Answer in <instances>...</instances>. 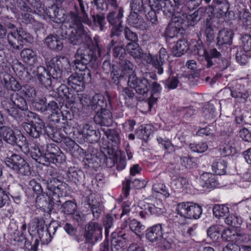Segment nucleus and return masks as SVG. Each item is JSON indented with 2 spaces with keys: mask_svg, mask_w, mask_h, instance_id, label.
<instances>
[{
  "mask_svg": "<svg viewBox=\"0 0 251 251\" xmlns=\"http://www.w3.org/2000/svg\"><path fill=\"white\" fill-rule=\"evenodd\" d=\"M78 5H75L76 13L70 12L66 16V24H69L70 28L66 31V35L70 43L74 45H79L81 43H88L91 37L84 28L82 23L89 25L91 21L88 18L87 11V3L83 0H77Z\"/></svg>",
  "mask_w": 251,
  "mask_h": 251,
  "instance_id": "f257e3e1",
  "label": "nucleus"
},
{
  "mask_svg": "<svg viewBox=\"0 0 251 251\" xmlns=\"http://www.w3.org/2000/svg\"><path fill=\"white\" fill-rule=\"evenodd\" d=\"M58 179L52 178L47 181V193H44L36 196V205L43 211L49 212L53 208L54 204L60 202L59 197L63 194L64 184H60Z\"/></svg>",
  "mask_w": 251,
  "mask_h": 251,
  "instance_id": "f03ea898",
  "label": "nucleus"
},
{
  "mask_svg": "<svg viewBox=\"0 0 251 251\" xmlns=\"http://www.w3.org/2000/svg\"><path fill=\"white\" fill-rule=\"evenodd\" d=\"M198 53L204 57L203 65L206 68H211L215 72L223 71L229 65L228 60L225 58L220 57L221 53L216 49H212L209 51H206L201 47L198 50Z\"/></svg>",
  "mask_w": 251,
  "mask_h": 251,
  "instance_id": "7ed1b4c3",
  "label": "nucleus"
},
{
  "mask_svg": "<svg viewBox=\"0 0 251 251\" xmlns=\"http://www.w3.org/2000/svg\"><path fill=\"white\" fill-rule=\"evenodd\" d=\"M37 145H35L31 147L30 156L32 159L37 162L44 165H49V160L50 159L49 156L52 157L58 153L60 150L54 144H49L46 145V151H44V143H38L36 140Z\"/></svg>",
  "mask_w": 251,
  "mask_h": 251,
  "instance_id": "20e7f679",
  "label": "nucleus"
},
{
  "mask_svg": "<svg viewBox=\"0 0 251 251\" xmlns=\"http://www.w3.org/2000/svg\"><path fill=\"white\" fill-rule=\"evenodd\" d=\"M52 79H60L63 71L70 69L69 60L65 56H57L52 58L48 64Z\"/></svg>",
  "mask_w": 251,
  "mask_h": 251,
  "instance_id": "39448f33",
  "label": "nucleus"
},
{
  "mask_svg": "<svg viewBox=\"0 0 251 251\" xmlns=\"http://www.w3.org/2000/svg\"><path fill=\"white\" fill-rule=\"evenodd\" d=\"M7 39L11 47L16 50H20L26 44L30 42L31 38L29 33L23 28H20L8 33Z\"/></svg>",
  "mask_w": 251,
  "mask_h": 251,
  "instance_id": "423d86ee",
  "label": "nucleus"
},
{
  "mask_svg": "<svg viewBox=\"0 0 251 251\" xmlns=\"http://www.w3.org/2000/svg\"><path fill=\"white\" fill-rule=\"evenodd\" d=\"M7 166L23 176L30 174V168L28 163L21 156L13 154L5 161Z\"/></svg>",
  "mask_w": 251,
  "mask_h": 251,
  "instance_id": "0eeeda50",
  "label": "nucleus"
},
{
  "mask_svg": "<svg viewBox=\"0 0 251 251\" xmlns=\"http://www.w3.org/2000/svg\"><path fill=\"white\" fill-rule=\"evenodd\" d=\"M174 4L170 0H157L154 4H151L152 9L155 10H162L164 14L168 16H172V18L176 12L177 9H181L179 0H173Z\"/></svg>",
  "mask_w": 251,
  "mask_h": 251,
  "instance_id": "6e6552de",
  "label": "nucleus"
},
{
  "mask_svg": "<svg viewBox=\"0 0 251 251\" xmlns=\"http://www.w3.org/2000/svg\"><path fill=\"white\" fill-rule=\"evenodd\" d=\"M91 82V74L90 70H86L84 75L76 73L68 78V85L77 92H81L85 88V84Z\"/></svg>",
  "mask_w": 251,
  "mask_h": 251,
  "instance_id": "1a4fd4ad",
  "label": "nucleus"
},
{
  "mask_svg": "<svg viewBox=\"0 0 251 251\" xmlns=\"http://www.w3.org/2000/svg\"><path fill=\"white\" fill-rule=\"evenodd\" d=\"M128 84L133 88L138 94L142 95L147 94L151 88V82L147 78L137 77L136 74L129 77Z\"/></svg>",
  "mask_w": 251,
  "mask_h": 251,
  "instance_id": "9d476101",
  "label": "nucleus"
},
{
  "mask_svg": "<svg viewBox=\"0 0 251 251\" xmlns=\"http://www.w3.org/2000/svg\"><path fill=\"white\" fill-rule=\"evenodd\" d=\"M189 11L188 10H183L181 9H177L176 13L180 14L179 19L183 20V25L185 28L187 26H194L199 21H200L202 17L203 9L201 8L195 11L192 14H189Z\"/></svg>",
  "mask_w": 251,
  "mask_h": 251,
  "instance_id": "9b49d317",
  "label": "nucleus"
},
{
  "mask_svg": "<svg viewBox=\"0 0 251 251\" xmlns=\"http://www.w3.org/2000/svg\"><path fill=\"white\" fill-rule=\"evenodd\" d=\"M180 14L176 13L172 18V22L166 28L165 35L166 37L171 39L177 36V34L183 30L185 27L183 25V21L179 19Z\"/></svg>",
  "mask_w": 251,
  "mask_h": 251,
  "instance_id": "f8f14e48",
  "label": "nucleus"
},
{
  "mask_svg": "<svg viewBox=\"0 0 251 251\" xmlns=\"http://www.w3.org/2000/svg\"><path fill=\"white\" fill-rule=\"evenodd\" d=\"M91 41H92L91 39ZM91 42V41L88 43H81V44H84L87 46L79 48L75 55V58H77L79 61H82L84 64H88L91 61L95 60L97 58L96 52L94 51L93 48L88 46Z\"/></svg>",
  "mask_w": 251,
  "mask_h": 251,
  "instance_id": "ddd939ff",
  "label": "nucleus"
},
{
  "mask_svg": "<svg viewBox=\"0 0 251 251\" xmlns=\"http://www.w3.org/2000/svg\"><path fill=\"white\" fill-rule=\"evenodd\" d=\"M111 48H113V56L116 62L125 58L126 53L123 43L118 38H114L110 42L107 46L108 52L110 51Z\"/></svg>",
  "mask_w": 251,
  "mask_h": 251,
  "instance_id": "4468645a",
  "label": "nucleus"
},
{
  "mask_svg": "<svg viewBox=\"0 0 251 251\" xmlns=\"http://www.w3.org/2000/svg\"><path fill=\"white\" fill-rule=\"evenodd\" d=\"M35 76L41 85L47 88H50L51 86L53 80L51 79V75L50 73V69L47 71L46 68L43 66H40L36 68Z\"/></svg>",
  "mask_w": 251,
  "mask_h": 251,
  "instance_id": "2eb2a0df",
  "label": "nucleus"
},
{
  "mask_svg": "<svg viewBox=\"0 0 251 251\" xmlns=\"http://www.w3.org/2000/svg\"><path fill=\"white\" fill-rule=\"evenodd\" d=\"M207 235H240L236 233V229L234 227H225L221 225H213L207 229Z\"/></svg>",
  "mask_w": 251,
  "mask_h": 251,
  "instance_id": "dca6fc26",
  "label": "nucleus"
},
{
  "mask_svg": "<svg viewBox=\"0 0 251 251\" xmlns=\"http://www.w3.org/2000/svg\"><path fill=\"white\" fill-rule=\"evenodd\" d=\"M0 137H2L7 143L14 145L18 142V139H20L21 136L19 135L16 136L11 128L3 126L0 127ZM2 144L1 139H0V146Z\"/></svg>",
  "mask_w": 251,
  "mask_h": 251,
  "instance_id": "f3484780",
  "label": "nucleus"
},
{
  "mask_svg": "<svg viewBox=\"0 0 251 251\" xmlns=\"http://www.w3.org/2000/svg\"><path fill=\"white\" fill-rule=\"evenodd\" d=\"M224 92H230L231 96L239 102H245L249 97L248 92L244 89L241 84H236L231 89L225 88Z\"/></svg>",
  "mask_w": 251,
  "mask_h": 251,
  "instance_id": "a211bd4d",
  "label": "nucleus"
},
{
  "mask_svg": "<svg viewBox=\"0 0 251 251\" xmlns=\"http://www.w3.org/2000/svg\"><path fill=\"white\" fill-rule=\"evenodd\" d=\"M94 121L97 124L101 126H109L113 122L112 115L108 109H104L97 111L94 117Z\"/></svg>",
  "mask_w": 251,
  "mask_h": 251,
  "instance_id": "6ab92c4d",
  "label": "nucleus"
},
{
  "mask_svg": "<svg viewBox=\"0 0 251 251\" xmlns=\"http://www.w3.org/2000/svg\"><path fill=\"white\" fill-rule=\"evenodd\" d=\"M199 182L202 188L206 189L215 188L218 184L217 177L209 173H203L200 177Z\"/></svg>",
  "mask_w": 251,
  "mask_h": 251,
  "instance_id": "aec40b11",
  "label": "nucleus"
},
{
  "mask_svg": "<svg viewBox=\"0 0 251 251\" xmlns=\"http://www.w3.org/2000/svg\"><path fill=\"white\" fill-rule=\"evenodd\" d=\"M82 133L90 143L97 142L100 138L99 130H96L88 124H84L82 128Z\"/></svg>",
  "mask_w": 251,
  "mask_h": 251,
  "instance_id": "412c9836",
  "label": "nucleus"
},
{
  "mask_svg": "<svg viewBox=\"0 0 251 251\" xmlns=\"http://www.w3.org/2000/svg\"><path fill=\"white\" fill-rule=\"evenodd\" d=\"M45 43L50 49L53 51H60L63 48V39L56 35L48 36L45 40Z\"/></svg>",
  "mask_w": 251,
  "mask_h": 251,
  "instance_id": "4be33fe9",
  "label": "nucleus"
},
{
  "mask_svg": "<svg viewBox=\"0 0 251 251\" xmlns=\"http://www.w3.org/2000/svg\"><path fill=\"white\" fill-rule=\"evenodd\" d=\"M23 61L29 66H33L38 62V57L35 51L29 48L24 49L21 52Z\"/></svg>",
  "mask_w": 251,
  "mask_h": 251,
  "instance_id": "5701e85b",
  "label": "nucleus"
},
{
  "mask_svg": "<svg viewBox=\"0 0 251 251\" xmlns=\"http://www.w3.org/2000/svg\"><path fill=\"white\" fill-rule=\"evenodd\" d=\"M119 63V67L121 71L120 76H128L129 77L130 75L135 74L134 72L135 66L128 60L124 58L117 62Z\"/></svg>",
  "mask_w": 251,
  "mask_h": 251,
  "instance_id": "b1692460",
  "label": "nucleus"
},
{
  "mask_svg": "<svg viewBox=\"0 0 251 251\" xmlns=\"http://www.w3.org/2000/svg\"><path fill=\"white\" fill-rule=\"evenodd\" d=\"M112 251H123L126 248L128 240L124 236H110Z\"/></svg>",
  "mask_w": 251,
  "mask_h": 251,
  "instance_id": "393cba45",
  "label": "nucleus"
},
{
  "mask_svg": "<svg viewBox=\"0 0 251 251\" xmlns=\"http://www.w3.org/2000/svg\"><path fill=\"white\" fill-rule=\"evenodd\" d=\"M127 21L129 24L137 28L144 30L147 27L146 23L138 13L131 12Z\"/></svg>",
  "mask_w": 251,
  "mask_h": 251,
  "instance_id": "a878e982",
  "label": "nucleus"
},
{
  "mask_svg": "<svg viewBox=\"0 0 251 251\" xmlns=\"http://www.w3.org/2000/svg\"><path fill=\"white\" fill-rule=\"evenodd\" d=\"M107 105L106 98L101 94H96L92 99L91 109L99 111L106 108Z\"/></svg>",
  "mask_w": 251,
  "mask_h": 251,
  "instance_id": "bb28decb",
  "label": "nucleus"
},
{
  "mask_svg": "<svg viewBox=\"0 0 251 251\" xmlns=\"http://www.w3.org/2000/svg\"><path fill=\"white\" fill-rule=\"evenodd\" d=\"M34 236L31 237L29 239L25 236H15L14 240L21 242L24 241V247L30 251H37L39 244V239L36 238L34 240Z\"/></svg>",
  "mask_w": 251,
  "mask_h": 251,
  "instance_id": "cd10ccee",
  "label": "nucleus"
},
{
  "mask_svg": "<svg viewBox=\"0 0 251 251\" xmlns=\"http://www.w3.org/2000/svg\"><path fill=\"white\" fill-rule=\"evenodd\" d=\"M171 233V229L169 227L163 228L162 225L160 224H155L148 227L146 230V235H163Z\"/></svg>",
  "mask_w": 251,
  "mask_h": 251,
  "instance_id": "c85d7f7f",
  "label": "nucleus"
},
{
  "mask_svg": "<svg viewBox=\"0 0 251 251\" xmlns=\"http://www.w3.org/2000/svg\"><path fill=\"white\" fill-rule=\"evenodd\" d=\"M151 0H132L130 3L131 12L146 13L148 10V5Z\"/></svg>",
  "mask_w": 251,
  "mask_h": 251,
  "instance_id": "c756f323",
  "label": "nucleus"
},
{
  "mask_svg": "<svg viewBox=\"0 0 251 251\" xmlns=\"http://www.w3.org/2000/svg\"><path fill=\"white\" fill-rule=\"evenodd\" d=\"M10 100L14 107L17 110L26 111L28 109V105L25 100L23 97L18 94H13L11 95Z\"/></svg>",
  "mask_w": 251,
  "mask_h": 251,
  "instance_id": "7c9ffc66",
  "label": "nucleus"
},
{
  "mask_svg": "<svg viewBox=\"0 0 251 251\" xmlns=\"http://www.w3.org/2000/svg\"><path fill=\"white\" fill-rule=\"evenodd\" d=\"M150 241L156 242L155 245L161 250H167L171 248V243L163 236H146Z\"/></svg>",
  "mask_w": 251,
  "mask_h": 251,
  "instance_id": "2f4dec72",
  "label": "nucleus"
},
{
  "mask_svg": "<svg viewBox=\"0 0 251 251\" xmlns=\"http://www.w3.org/2000/svg\"><path fill=\"white\" fill-rule=\"evenodd\" d=\"M233 36V33L231 30H228L226 29H221L218 33L217 44L223 45L231 44Z\"/></svg>",
  "mask_w": 251,
  "mask_h": 251,
  "instance_id": "473e14b6",
  "label": "nucleus"
},
{
  "mask_svg": "<svg viewBox=\"0 0 251 251\" xmlns=\"http://www.w3.org/2000/svg\"><path fill=\"white\" fill-rule=\"evenodd\" d=\"M188 48V44L186 40H179L172 48V52L174 56L180 57L186 52Z\"/></svg>",
  "mask_w": 251,
  "mask_h": 251,
  "instance_id": "72a5a7b5",
  "label": "nucleus"
},
{
  "mask_svg": "<svg viewBox=\"0 0 251 251\" xmlns=\"http://www.w3.org/2000/svg\"><path fill=\"white\" fill-rule=\"evenodd\" d=\"M124 9L119 7L110 12L107 16V21L110 24H122V19L124 16Z\"/></svg>",
  "mask_w": 251,
  "mask_h": 251,
  "instance_id": "f704fd0d",
  "label": "nucleus"
},
{
  "mask_svg": "<svg viewBox=\"0 0 251 251\" xmlns=\"http://www.w3.org/2000/svg\"><path fill=\"white\" fill-rule=\"evenodd\" d=\"M67 175L68 178L75 183L81 182L84 177L83 172L75 167L69 168Z\"/></svg>",
  "mask_w": 251,
  "mask_h": 251,
  "instance_id": "c9c22d12",
  "label": "nucleus"
},
{
  "mask_svg": "<svg viewBox=\"0 0 251 251\" xmlns=\"http://www.w3.org/2000/svg\"><path fill=\"white\" fill-rule=\"evenodd\" d=\"M142 209L148 210L151 215L159 216L164 213V208L162 202H157L156 204L152 203H146L143 205Z\"/></svg>",
  "mask_w": 251,
  "mask_h": 251,
  "instance_id": "e433bc0d",
  "label": "nucleus"
},
{
  "mask_svg": "<svg viewBox=\"0 0 251 251\" xmlns=\"http://www.w3.org/2000/svg\"><path fill=\"white\" fill-rule=\"evenodd\" d=\"M126 50L134 58H141L143 52L137 42L129 43L126 46Z\"/></svg>",
  "mask_w": 251,
  "mask_h": 251,
  "instance_id": "4c0bfd02",
  "label": "nucleus"
},
{
  "mask_svg": "<svg viewBox=\"0 0 251 251\" xmlns=\"http://www.w3.org/2000/svg\"><path fill=\"white\" fill-rule=\"evenodd\" d=\"M102 230V228L99 224L90 222L85 226V235H101Z\"/></svg>",
  "mask_w": 251,
  "mask_h": 251,
  "instance_id": "58836bf2",
  "label": "nucleus"
},
{
  "mask_svg": "<svg viewBox=\"0 0 251 251\" xmlns=\"http://www.w3.org/2000/svg\"><path fill=\"white\" fill-rule=\"evenodd\" d=\"M63 11L56 6L50 8L48 14L50 18L56 23H62L64 22V14Z\"/></svg>",
  "mask_w": 251,
  "mask_h": 251,
  "instance_id": "ea45409f",
  "label": "nucleus"
},
{
  "mask_svg": "<svg viewBox=\"0 0 251 251\" xmlns=\"http://www.w3.org/2000/svg\"><path fill=\"white\" fill-rule=\"evenodd\" d=\"M226 162L222 159L215 160L212 163V169L217 175H223L226 173Z\"/></svg>",
  "mask_w": 251,
  "mask_h": 251,
  "instance_id": "a19ab883",
  "label": "nucleus"
},
{
  "mask_svg": "<svg viewBox=\"0 0 251 251\" xmlns=\"http://www.w3.org/2000/svg\"><path fill=\"white\" fill-rule=\"evenodd\" d=\"M147 62L151 64L157 70L158 74H163L164 70L162 65L164 62L159 59L158 55H151L149 54V56H148Z\"/></svg>",
  "mask_w": 251,
  "mask_h": 251,
  "instance_id": "79ce46f5",
  "label": "nucleus"
},
{
  "mask_svg": "<svg viewBox=\"0 0 251 251\" xmlns=\"http://www.w3.org/2000/svg\"><path fill=\"white\" fill-rule=\"evenodd\" d=\"M101 130L103 132L107 138L112 141L116 145L120 143L121 139L119 132L114 129H108L105 128H101Z\"/></svg>",
  "mask_w": 251,
  "mask_h": 251,
  "instance_id": "37998d69",
  "label": "nucleus"
},
{
  "mask_svg": "<svg viewBox=\"0 0 251 251\" xmlns=\"http://www.w3.org/2000/svg\"><path fill=\"white\" fill-rule=\"evenodd\" d=\"M10 101V100H2L1 106L9 115L17 118L19 116L18 110L13 106V104Z\"/></svg>",
  "mask_w": 251,
  "mask_h": 251,
  "instance_id": "c03bdc74",
  "label": "nucleus"
},
{
  "mask_svg": "<svg viewBox=\"0 0 251 251\" xmlns=\"http://www.w3.org/2000/svg\"><path fill=\"white\" fill-rule=\"evenodd\" d=\"M5 85L7 89L16 91L21 90V85L12 76L7 75L4 78Z\"/></svg>",
  "mask_w": 251,
  "mask_h": 251,
  "instance_id": "a18cd8bd",
  "label": "nucleus"
},
{
  "mask_svg": "<svg viewBox=\"0 0 251 251\" xmlns=\"http://www.w3.org/2000/svg\"><path fill=\"white\" fill-rule=\"evenodd\" d=\"M229 212L228 207L225 204H216L213 207V213L217 218L224 217Z\"/></svg>",
  "mask_w": 251,
  "mask_h": 251,
  "instance_id": "49530a36",
  "label": "nucleus"
},
{
  "mask_svg": "<svg viewBox=\"0 0 251 251\" xmlns=\"http://www.w3.org/2000/svg\"><path fill=\"white\" fill-rule=\"evenodd\" d=\"M188 219H198L202 213L201 207L197 204L190 203Z\"/></svg>",
  "mask_w": 251,
  "mask_h": 251,
  "instance_id": "de8ad7c7",
  "label": "nucleus"
},
{
  "mask_svg": "<svg viewBox=\"0 0 251 251\" xmlns=\"http://www.w3.org/2000/svg\"><path fill=\"white\" fill-rule=\"evenodd\" d=\"M239 19L240 22L244 26L251 25V14L247 9H243L239 12Z\"/></svg>",
  "mask_w": 251,
  "mask_h": 251,
  "instance_id": "09e8293b",
  "label": "nucleus"
},
{
  "mask_svg": "<svg viewBox=\"0 0 251 251\" xmlns=\"http://www.w3.org/2000/svg\"><path fill=\"white\" fill-rule=\"evenodd\" d=\"M20 93L29 98L30 100H33L36 95L35 89L28 85L22 86Z\"/></svg>",
  "mask_w": 251,
  "mask_h": 251,
  "instance_id": "8fccbe9b",
  "label": "nucleus"
},
{
  "mask_svg": "<svg viewBox=\"0 0 251 251\" xmlns=\"http://www.w3.org/2000/svg\"><path fill=\"white\" fill-rule=\"evenodd\" d=\"M62 212L67 215H72L77 209V205L71 201L65 202L61 206Z\"/></svg>",
  "mask_w": 251,
  "mask_h": 251,
  "instance_id": "3c124183",
  "label": "nucleus"
},
{
  "mask_svg": "<svg viewBox=\"0 0 251 251\" xmlns=\"http://www.w3.org/2000/svg\"><path fill=\"white\" fill-rule=\"evenodd\" d=\"M242 219L241 217L235 214H232L227 217L225 220V223L228 225L235 227H238L242 223Z\"/></svg>",
  "mask_w": 251,
  "mask_h": 251,
  "instance_id": "603ef678",
  "label": "nucleus"
},
{
  "mask_svg": "<svg viewBox=\"0 0 251 251\" xmlns=\"http://www.w3.org/2000/svg\"><path fill=\"white\" fill-rule=\"evenodd\" d=\"M240 40L242 49L244 50L250 55L251 54V36L247 34H244L241 37Z\"/></svg>",
  "mask_w": 251,
  "mask_h": 251,
  "instance_id": "864d4df0",
  "label": "nucleus"
},
{
  "mask_svg": "<svg viewBox=\"0 0 251 251\" xmlns=\"http://www.w3.org/2000/svg\"><path fill=\"white\" fill-rule=\"evenodd\" d=\"M202 0H185V4H181V9L188 11L197 8L201 3Z\"/></svg>",
  "mask_w": 251,
  "mask_h": 251,
  "instance_id": "5fc2aeb1",
  "label": "nucleus"
},
{
  "mask_svg": "<svg viewBox=\"0 0 251 251\" xmlns=\"http://www.w3.org/2000/svg\"><path fill=\"white\" fill-rule=\"evenodd\" d=\"M251 57V54L250 55L248 52L245 51L243 49L237 50L236 54V61L241 65L245 64L249 58Z\"/></svg>",
  "mask_w": 251,
  "mask_h": 251,
  "instance_id": "6e6d98bb",
  "label": "nucleus"
},
{
  "mask_svg": "<svg viewBox=\"0 0 251 251\" xmlns=\"http://www.w3.org/2000/svg\"><path fill=\"white\" fill-rule=\"evenodd\" d=\"M102 236H75V239L78 242L84 240V243L92 246L99 240H101Z\"/></svg>",
  "mask_w": 251,
  "mask_h": 251,
  "instance_id": "4d7b16f0",
  "label": "nucleus"
},
{
  "mask_svg": "<svg viewBox=\"0 0 251 251\" xmlns=\"http://www.w3.org/2000/svg\"><path fill=\"white\" fill-rule=\"evenodd\" d=\"M44 125L43 122L37 123L34 125L32 128L30 129L28 135L35 138H37L42 134V129L44 128Z\"/></svg>",
  "mask_w": 251,
  "mask_h": 251,
  "instance_id": "13d9d810",
  "label": "nucleus"
},
{
  "mask_svg": "<svg viewBox=\"0 0 251 251\" xmlns=\"http://www.w3.org/2000/svg\"><path fill=\"white\" fill-rule=\"evenodd\" d=\"M189 148L192 151L202 153L207 150L208 145L206 142L191 143L189 144Z\"/></svg>",
  "mask_w": 251,
  "mask_h": 251,
  "instance_id": "bf43d9fd",
  "label": "nucleus"
},
{
  "mask_svg": "<svg viewBox=\"0 0 251 251\" xmlns=\"http://www.w3.org/2000/svg\"><path fill=\"white\" fill-rule=\"evenodd\" d=\"M190 203L181 202L177 204L176 211L181 217L187 218Z\"/></svg>",
  "mask_w": 251,
  "mask_h": 251,
  "instance_id": "052dcab7",
  "label": "nucleus"
},
{
  "mask_svg": "<svg viewBox=\"0 0 251 251\" xmlns=\"http://www.w3.org/2000/svg\"><path fill=\"white\" fill-rule=\"evenodd\" d=\"M152 190L156 193L163 195L165 198H168L170 194L166 186L160 182L155 183L152 186Z\"/></svg>",
  "mask_w": 251,
  "mask_h": 251,
  "instance_id": "680f3d73",
  "label": "nucleus"
},
{
  "mask_svg": "<svg viewBox=\"0 0 251 251\" xmlns=\"http://www.w3.org/2000/svg\"><path fill=\"white\" fill-rule=\"evenodd\" d=\"M129 227L130 229L136 234V235H140V233L141 231L145 229L144 226L142 225L140 222L135 219L131 221L129 224Z\"/></svg>",
  "mask_w": 251,
  "mask_h": 251,
  "instance_id": "e2e57ef3",
  "label": "nucleus"
},
{
  "mask_svg": "<svg viewBox=\"0 0 251 251\" xmlns=\"http://www.w3.org/2000/svg\"><path fill=\"white\" fill-rule=\"evenodd\" d=\"M114 218L110 215H106L103 219V225L105 228V235H108L110 229L113 226Z\"/></svg>",
  "mask_w": 251,
  "mask_h": 251,
  "instance_id": "0e129e2a",
  "label": "nucleus"
},
{
  "mask_svg": "<svg viewBox=\"0 0 251 251\" xmlns=\"http://www.w3.org/2000/svg\"><path fill=\"white\" fill-rule=\"evenodd\" d=\"M34 100L33 106L38 111L45 112L47 111L46 99L43 98Z\"/></svg>",
  "mask_w": 251,
  "mask_h": 251,
  "instance_id": "69168bd1",
  "label": "nucleus"
},
{
  "mask_svg": "<svg viewBox=\"0 0 251 251\" xmlns=\"http://www.w3.org/2000/svg\"><path fill=\"white\" fill-rule=\"evenodd\" d=\"M89 204L94 218L98 219L101 213L100 203L96 201H92V202H89Z\"/></svg>",
  "mask_w": 251,
  "mask_h": 251,
  "instance_id": "338daca9",
  "label": "nucleus"
},
{
  "mask_svg": "<svg viewBox=\"0 0 251 251\" xmlns=\"http://www.w3.org/2000/svg\"><path fill=\"white\" fill-rule=\"evenodd\" d=\"M29 189H31L36 196L43 194V189L41 184L34 179L31 180L29 183Z\"/></svg>",
  "mask_w": 251,
  "mask_h": 251,
  "instance_id": "774afa93",
  "label": "nucleus"
}]
</instances>
